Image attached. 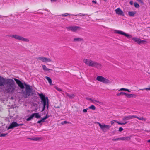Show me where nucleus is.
Instances as JSON below:
<instances>
[{
    "label": "nucleus",
    "mask_w": 150,
    "mask_h": 150,
    "mask_svg": "<svg viewBox=\"0 0 150 150\" xmlns=\"http://www.w3.org/2000/svg\"><path fill=\"white\" fill-rule=\"evenodd\" d=\"M119 140H120V138H117L116 139H112V140L113 141H117Z\"/></svg>",
    "instance_id": "36"
},
{
    "label": "nucleus",
    "mask_w": 150,
    "mask_h": 150,
    "mask_svg": "<svg viewBox=\"0 0 150 150\" xmlns=\"http://www.w3.org/2000/svg\"><path fill=\"white\" fill-rule=\"evenodd\" d=\"M49 117V116L47 115V114L46 116L42 118L43 120L44 121H45V120L48 118Z\"/></svg>",
    "instance_id": "35"
},
{
    "label": "nucleus",
    "mask_w": 150,
    "mask_h": 150,
    "mask_svg": "<svg viewBox=\"0 0 150 150\" xmlns=\"http://www.w3.org/2000/svg\"><path fill=\"white\" fill-rule=\"evenodd\" d=\"M114 122H116L117 123V122H118L117 121V120H114Z\"/></svg>",
    "instance_id": "49"
},
{
    "label": "nucleus",
    "mask_w": 150,
    "mask_h": 150,
    "mask_svg": "<svg viewBox=\"0 0 150 150\" xmlns=\"http://www.w3.org/2000/svg\"><path fill=\"white\" fill-rule=\"evenodd\" d=\"M128 98H135L136 96V95L134 94H127L126 93V94L125 95Z\"/></svg>",
    "instance_id": "16"
},
{
    "label": "nucleus",
    "mask_w": 150,
    "mask_h": 150,
    "mask_svg": "<svg viewBox=\"0 0 150 150\" xmlns=\"http://www.w3.org/2000/svg\"><path fill=\"white\" fill-rule=\"evenodd\" d=\"M98 124L101 130L103 132H106L110 129L111 126L109 125H106L104 123L100 124L99 122H97L96 123Z\"/></svg>",
    "instance_id": "7"
},
{
    "label": "nucleus",
    "mask_w": 150,
    "mask_h": 150,
    "mask_svg": "<svg viewBox=\"0 0 150 150\" xmlns=\"http://www.w3.org/2000/svg\"><path fill=\"white\" fill-rule=\"evenodd\" d=\"M8 133L6 134H1L0 135V137H4Z\"/></svg>",
    "instance_id": "33"
},
{
    "label": "nucleus",
    "mask_w": 150,
    "mask_h": 150,
    "mask_svg": "<svg viewBox=\"0 0 150 150\" xmlns=\"http://www.w3.org/2000/svg\"><path fill=\"white\" fill-rule=\"evenodd\" d=\"M34 115V117H35L37 118H40V115L38 113H35L33 114Z\"/></svg>",
    "instance_id": "21"
},
{
    "label": "nucleus",
    "mask_w": 150,
    "mask_h": 150,
    "mask_svg": "<svg viewBox=\"0 0 150 150\" xmlns=\"http://www.w3.org/2000/svg\"><path fill=\"white\" fill-rule=\"evenodd\" d=\"M83 39L82 38H75L74 39V41L75 42H81L83 41Z\"/></svg>",
    "instance_id": "17"
},
{
    "label": "nucleus",
    "mask_w": 150,
    "mask_h": 150,
    "mask_svg": "<svg viewBox=\"0 0 150 150\" xmlns=\"http://www.w3.org/2000/svg\"><path fill=\"white\" fill-rule=\"evenodd\" d=\"M147 142H150V140H148L147 141Z\"/></svg>",
    "instance_id": "50"
},
{
    "label": "nucleus",
    "mask_w": 150,
    "mask_h": 150,
    "mask_svg": "<svg viewBox=\"0 0 150 150\" xmlns=\"http://www.w3.org/2000/svg\"><path fill=\"white\" fill-rule=\"evenodd\" d=\"M66 96L67 97H68L71 99L73 98L75 96L74 94H69L67 93H66Z\"/></svg>",
    "instance_id": "20"
},
{
    "label": "nucleus",
    "mask_w": 150,
    "mask_h": 150,
    "mask_svg": "<svg viewBox=\"0 0 150 150\" xmlns=\"http://www.w3.org/2000/svg\"><path fill=\"white\" fill-rule=\"evenodd\" d=\"M45 121H44L43 120V119H42L41 120H39L38 121V122H37V123H40L41 122H44Z\"/></svg>",
    "instance_id": "37"
},
{
    "label": "nucleus",
    "mask_w": 150,
    "mask_h": 150,
    "mask_svg": "<svg viewBox=\"0 0 150 150\" xmlns=\"http://www.w3.org/2000/svg\"><path fill=\"white\" fill-rule=\"evenodd\" d=\"M33 117L34 115H33V114H32L26 120L27 121L31 120Z\"/></svg>",
    "instance_id": "26"
},
{
    "label": "nucleus",
    "mask_w": 150,
    "mask_h": 150,
    "mask_svg": "<svg viewBox=\"0 0 150 150\" xmlns=\"http://www.w3.org/2000/svg\"><path fill=\"white\" fill-rule=\"evenodd\" d=\"M85 15V14H82L81 16H84Z\"/></svg>",
    "instance_id": "52"
},
{
    "label": "nucleus",
    "mask_w": 150,
    "mask_h": 150,
    "mask_svg": "<svg viewBox=\"0 0 150 150\" xmlns=\"http://www.w3.org/2000/svg\"><path fill=\"white\" fill-rule=\"evenodd\" d=\"M56 108H59L60 107L59 106H57L56 107Z\"/></svg>",
    "instance_id": "51"
},
{
    "label": "nucleus",
    "mask_w": 150,
    "mask_h": 150,
    "mask_svg": "<svg viewBox=\"0 0 150 150\" xmlns=\"http://www.w3.org/2000/svg\"><path fill=\"white\" fill-rule=\"evenodd\" d=\"M30 139L35 141H37L39 139V138H34L31 139Z\"/></svg>",
    "instance_id": "34"
},
{
    "label": "nucleus",
    "mask_w": 150,
    "mask_h": 150,
    "mask_svg": "<svg viewBox=\"0 0 150 150\" xmlns=\"http://www.w3.org/2000/svg\"><path fill=\"white\" fill-rule=\"evenodd\" d=\"M117 123L119 124V125H125L127 123V122H126L125 123H121V122H117Z\"/></svg>",
    "instance_id": "39"
},
{
    "label": "nucleus",
    "mask_w": 150,
    "mask_h": 150,
    "mask_svg": "<svg viewBox=\"0 0 150 150\" xmlns=\"http://www.w3.org/2000/svg\"><path fill=\"white\" fill-rule=\"evenodd\" d=\"M134 117H135L134 116V115H129L128 116H125L123 118L122 120L123 121H126L127 120L134 118Z\"/></svg>",
    "instance_id": "15"
},
{
    "label": "nucleus",
    "mask_w": 150,
    "mask_h": 150,
    "mask_svg": "<svg viewBox=\"0 0 150 150\" xmlns=\"http://www.w3.org/2000/svg\"><path fill=\"white\" fill-rule=\"evenodd\" d=\"M23 125V124H18L17 123V126H22V125Z\"/></svg>",
    "instance_id": "44"
},
{
    "label": "nucleus",
    "mask_w": 150,
    "mask_h": 150,
    "mask_svg": "<svg viewBox=\"0 0 150 150\" xmlns=\"http://www.w3.org/2000/svg\"><path fill=\"white\" fill-rule=\"evenodd\" d=\"M117 14L120 15L124 16L123 12L119 8H118L115 10Z\"/></svg>",
    "instance_id": "14"
},
{
    "label": "nucleus",
    "mask_w": 150,
    "mask_h": 150,
    "mask_svg": "<svg viewBox=\"0 0 150 150\" xmlns=\"http://www.w3.org/2000/svg\"><path fill=\"white\" fill-rule=\"evenodd\" d=\"M45 78L48 81L49 84L50 85H53L52 80L50 77L46 76L45 77Z\"/></svg>",
    "instance_id": "18"
},
{
    "label": "nucleus",
    "mask_w": 150,
    "mask_h": 150,
    "mask_svg": "<svg viewBox=\"0 0 150 150\" xmlns=\"http://www.w3.org/2000/svg\"><path fill=\"white\" fill-rule=\"evenodd\" d=\"M17 127V123L16 122H13L11 123L9 127L7 129L8 130L10 129H13L15 127Z\"/></svg>",
    "instance_id": "13"
},
{
    "label": "nucleus",
    "mask_w": 150,
    "mask_h": 150,
    "mask_svg": "<svg viewBox=\"0 0 150 150\" xmlns=\"http://www.w3.org/2000/svg\"><path fill=\"white\" fill-rule=\"evenodd\" d=\"M68 15H66V14H62V16H67Z\"/></svg>",
    "instance_id": "46"
},
{
    "label": "nucleus",
    "mask_w": 150,
    "mask_h": 150,
    "mask_svg": "<svg viewBox=\"0 0 150 150\" xmlns=\"http://www.w3.org/2000/svg\"><path fill=\"white\" fill-rule=\"evenodd\" d=\"M39 95L41 100V103L43 105V108L42 111H44L45 108H46L47 110L49 107V100L48 97H45L42 93L39 94Z\"/></svg>",
    "instance_id": "4"
},
{
    "label": "nucleus",
    "mask_w": 150,
    "mask_h": 150,
    "mask_svg": "<svg viewBox=\"0 0 150 150\" xmlns=\"http://www.w3.org/2000/svg\"><path fill=\"white\" fill-rule=\"evenodd\" d=\"M42 67L43 70L45 71H49V70H52V69H48L45 65H42Z\"/></svg>",
    "instance_id": "23"
},
{
    "label": "nucleus",
    "mask_w": 150,
    "mask_h": 150,
    "mask_svg": "<svg viewBox=\"0 0 150 150\" xmlns=\"http://www.w3.org/2000/svg\"><path fill=\"white\" fill-rule=\"evenodd\" d=\"M69 122H68L67 121H64V122H62L61 123V124L62 125L64 124H67V123H69Z\"/></svg>",
    "instance_id": "38"
},
{
    "label": "nucleus",
    "mask_w": 150,
    "mask_h": 150,
    "mask_svg": "<svg viewBox=\"0 0 150 150\" xmlns=\"http://www.w3.org/2000/svg\"><path fill=\"white\" fill-rule=\"evenodd\" d=\"M11 37L14 38L15 39L21 41H23L25 42H29V40L26 38H24L21 36L17 35H13L10 36Z\"/></svg>",
    "instance_id": "8"
},
{
    "label": "nucleus",
    "mask_w": 150,
    "mask_h": 150,
    "mask_svg": "<svg viewBox=\"0 0 150 150\" xmlns=\"http://www.w3.org/2000/svg\"><path fill=\"white\" fill-rule=\"evenodd\" d=\"M7 79L1 77L0 76V86L3 87L7 83Z\"/></svg>",
    "instance_id": "11"
},
{
    "label": "nucleus",
    "mask_w": 150,
    "mask_h": 150,
    "mask_svg": "<svg viewBox=\"0 0 150 150\" xmlns=\"http://www.w3.org/2000/svg\"><path fill=\"white\" fill-rule=\"evenodd\" d=\"M96 102L98 103L99 104H101V105L103 104V103L102 102H100L98 100H96L95 99H93L92 103H93L95 104Z\"/></svg>",
    "instance_id": "25"
},
{
    "label": "nucleus",
    "mask_w": 150,
    "mask_h": 150,
    "mask_svg": "<svg viewBox=\"0 0 150 150\" xmlns=\"http://www.w3.org/2000/svg\"><path fill=\"white\" fill-rule=\"evenodd\" d=\"M129 3L131 5H132L133 4V1H131L129 2Z\"/></svg>",
    "instance_id": "43"
},
{
    "label": "nucleus",
    "mask_w": 150,
    "mask_h": 150,
    "mask_svg": "<svg viewBox=\"0 0 150 150\" xmlns=\"http://www.w3.org/2000/svg\"><path fill=\"white\" fill-rule=\"evenodd\" d=\"M132 39L134 41L139 44L141 43H144L146 42L145 40H142L139 38L136 37H134L132 38Z\"/></svg>",
    "instance_id": "12"
},
{
    "label": "nucleus",
    "mask_w": 150,
    "mask_h": 150,
    "mask_svg": "<svg viewBox=\"0 0 150 150\" xmlns=\"http://www.w3.org/2000/svg\"><path fill=\"white\" fill-rule=\"evenodd\" d=\"M83 62L88 66L98 69H100L102 67V65L90 59L84 58L83 59Z\"/></svg>",
    "instance_id": "3"
},
{
    "label": "nucleus",
    "mask_w": 150,
    "mask_h": 150,
    "mask_svg": "<svg viewBox=\"0 0 150 150\" xmlns=\"http://www.w3.org/2000/svg\"><path fill=\"white\" fill-rule=\"evenodd\" d=\"M136 13L135 11H129L128 12V15L130 16H133Z\"/></svg>",
    "instance_id": "22"
},
{
    "label": "nucleus",
    "mask_w": 150,
    "mask_h": 150,
    "mask_svg": "<svg viewBox=\"0 0 150 150\" xmlns=\"http://www.w3.org/2000/svg\"><path fill=\"white\" fill-rule=\"evenodd\" d=\"M66 28L68 31H71L74 32H76L78 31H80L81 28L80 26H70L66 27Z\"/></svg>",
    "instance_id": "6"
},
{
    "label": "nucleus",
    "mask_w": 150,
    "mask_h": 150,
    "mask_svg": "<svg viewBox=\"0 0 150 150\" xmlns=\"http://www.w3.org/2000/svg\"><path fill=\"white\" fill-rule=\"evenodd\" d=\"M57 72H59V71H57Z\"/></svg>",
    "instance_id": "53"
},
{
    "label": "nucleus",
    "mask_w": 150,
    "mask_h": 150,
    "mask_svg": "<svg viewBox=\"0 0 150 150\" xmlns=\"http://www.w3.org/2000/svg\"><path fill=\"white\" fill-rule=\"evenodd\" d=\"M134 116L136 117H134V118H137L138 119L140 120H143V121H145L146 120V118H143V117H141L139 118L137 116H135V115H134Z\"/></svg>",
    "instance_id": "24"
},
{
    "label": "nucleus",
    "mask_w": 150,
    "mask_h": 150,
    "mask_svg": "<svg viewBox=\"0 0 150 150\" xmlns=\"http://www.w3.org/2000/svg\"><path fill=\"white\" fill-rule=\"evenodd\" d=\"M92 2L93 3H95V4L96 3V2L95 1H92Z\"/></svg>",
    "instance_id": "47"
},
{
    "label": "nucleus",
    "mask_w": 150,
    "mask_h": 150,
    "mask_svg": "<svg viewBox=\"0 0 150 150\" xmlns=\"http://www.w3.org/2000/svg\"><path fill=\"white\" fill-rule=\"evenodd\" d=\"M134 6L137 8H138L139 7V5L136 2H135L134 3Z\"/></svg>",
    "instance_id": "30"
},
{
    "label": "nucleus",
    "mask_w": 150,
    "mask_h": 150,
    "mask_svg": "<svg viewBox=\"0 0 150 150\" xmlns=\"http://www.w3.org/2000/svg\"><path fill=\"white\" fill-rule=\"evenodd\" d=\"M6 84L5 91L6 93H13L14 91H17L16 89L17 87L13 79H7Z\"/></svg>",
    "instance_id": "2"
},
{
    "label": "nucleus",
    "mask_w": 150,
    "mask_h": 150,
    "mask_svg": "<svg viewBox=\"0 0 150 150\" xmlns=\"http://www.w3.org/2000/svg\"><path fill=\"white\" fill-rule=\"evenodd\" d=\"M137 1H139V2H140L141 3H143V2L142 1V0H137Z\"/></svg>",
    "instance_id": "42"
},
{
    "label": "nucleus",
    "mask_w": 150,
    "mask_h": 150,
    "mask_svg": "<svg viewBox=\"0 0 150 150\" xmlns=\"http://www.w3.org/2000/svg\"><path fill=\"white\" fill-rule=\"evenodd\" d=\"M116 33L118 34L123 35L127 37L128 38H132V35L128 34H127L122 31L116 30Z\"/></svg>",
    "instance_id": "10"
},
{
    "label": "nucleus",
    "mask_w": 150,
    "mask_h": 150,
    "mask_svg": "<svg viewBox=\"0 0 150 150\" xmlns=\"http://www.w3.org/2000/svg\"><path fill=\"white\" fill-rule=\"evenodd\" d=\"M126 94V93L124 92H121L119 93H117V95L119 96L121 95H125Z\"/></svg>",
    "instance_id": "28"
},
{
    "label": "nucleus",
    "mask_w": 150,
    "mask_h": 150,
    "mask_svg": "<svg viewBox=\"0 0 150 150\" xmlns=\"http://www.w3.org/2000/svg\"><path fill=\"white\" fill-rule=\"evenodd\" d=\"M107 0H104V1H106Z\"/></svg>",
    "instance_id": "54"
},
{
    "label": "nucleus",
    "mask_w": 150,
    "mask_h": 150,
    "mask_svg": "<svg viewBox=\"0 0 150 150\" xmlns=\"http://www.w3.org/2000/svg\"><path fill=\"white\" fill-rule=\"evenodd\" d=\"M54 88L59 91H62V90L60 88L56 86H55L54 87Z\"/></svg>",
    "instance_id": "31"
},
{
    "label": "nucleus",
    "mask_w": 150,
    "mask_h": 150,
    "mask_svg": "<svg viewBox=\"0 0 150 150\" xmlns=\"http://www.w3.org/2000/svg\"><path fill=\"white\" fill-rule=\"evenodd\" d=\"M38 60L44 62H50L51 61V59L49 58H47L44 57H39L37 58Z\"/></svg>",
    "instance_id": "9"
},
{
    "label": "nucleus",
    "mask_w": 150,
    "mask_h": 150,
    "mask_svg": "<svg viewBox=\"0 0 150 150\" xmlns=\"http://www.w3.org/2000/svg\"><path fill=\"white\" fill-rule=\"evenodd\" d=\"M89 108L93 110H95L96 109V107L93 105H92L89 107Z\"/></svg>",
    "instance_id": "29"
},
{
    "label": "nucleus",
    "mask_w": 150,
    "mask_h": 150,
    "mask_svg": "<svg viewBox=\"0 0 150 150\" xmlns=\"http://www.w3.org/2000/svg\"><path fill=\"white\" fill-rule=\"evenodd\" d=\"M127 91L129 92H130V91L129 90L127 89L123 88H121L119 90V91Z\"/></svg>",
    "instance_id": "27"
},
{
    "label": "nucleus",
    "mask_w": 150,
    "mask_h": 150,
    "mask_svg": "<svg viewBox=\"0 0 150 150\" xmlns=\"http://www.w3.org/2000/svg\"><path fill=\"white\" fill-rule=\"evenodd\" d=\"M14 79L16 81L18 86L21 89L24 88V86H25V91L23 92V93L25 98H27L29 96L32 91V90L30 88V86L25 83H23L20 80L16 78H14Z\"/></svg>",
    "instance_id": "1"
},
{
    "label": "nucleus",
    "mask_w": 150,
    "mask_h": 150,
    "mask_svg": "<svg viewBox=\"0 0 150 150\" xmlns=\"http://www.w3.org/2000/svg\"><path fill=\"white\" fill-rule=\"evenodd\" d=\"M123 130V129L122 127H120L119 128V132H121V131H122Z\"/></svg>",
    "instance_id": "40"
},
{
    "label": "nucleus",
    "mask_w": 150,
    "mask_h": 150,
    "mask_svg": "<svg viewBox=\"0 0 150 150\" xmlns=\"http://www.w3.org/2000/svg\"><path fill=\"white\" fill-rule=\"evenodd\" d=\"M87 109H84L83 110V112L84 113H86L87 112Z\"/></svg>",
    "instance_id": "41"
},
{
    "label": "nucleus",
    "mask_w": 150,
    "mask_h": 150,
    "mask_svg": "<svg viewBox=\"0 0 150 150\" xmlns=\"http://www.w3.org/2000/svg\"><path fill=\"white\" fill-rule=\"evenodd\" d=\"M96 80L105 84H110L111 83L109 80L101 76H97L96 78Z\"/></svg>",
    "instance_id": "5"
},
{
    "label": "nucleus",
    "mask_w": 150,
    "mask_h": 150,
    "mask_svg": "<svg viewBox=\"0 0 150 150\" xmlns=\"http://www.w3.org/2000/svg\"><path fill=\"white\" fill-rule=\"evenodd\" d=\"M114 120H113V121H111L110 122L111 123V124L112 125L114 123Z\"/></svg>",
    "instance_id": "45"
},
{
    "label": "nucleus",
    "mask_w": 150,
    "mask_h": 150,
    "mask_svg": "<svg viewBox=\"0 0 150 150\" xmlns=\"http://www.w3.org/2000/svg\"><path fill=\"white\" fill-rule=\"evenodd\" d=\"M56 0H51L52 2L55 1Z\"/></svg>",
    "instance_id": "48"
},
{
    "label": "nucleus",
    "mask_w": 150,
    "mask_h": 150,
    "mask_svg": "<svg viewBox=\"0 0 150 150\" xmlns=\"http://www.w3.org/2000/svg\"><path fill=\"white\" fill-rule=\"evenodd\" d=\"M86 98L87 100L90 101L91 102H92L93 99L91 98L88 97H86Z\"/></svg>",
    "instance_id": "32"
},
{
    "label": "nucleus",
    "mask_w": 150,
    "mask_h": 150,
    "mask_svg": "<svg viewBox=\"0 0 150 150\" xmlns=\"http://www.w3.org/2000/svg\"><path fill=\"white\" fill-rule=\"evenodd\" d=\"M121 140H129L130 139V138L129 137H123L120 138Z\"/></svg>",
    "instance_id": "19"
}]
</instances>
